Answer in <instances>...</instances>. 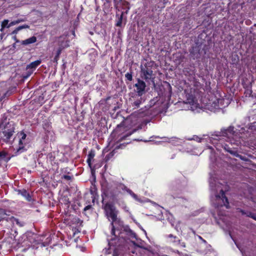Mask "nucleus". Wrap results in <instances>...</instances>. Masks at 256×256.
I'll use <instances>...</instances> for the list:
<instances>
[{"instance_id":"nucleus-39","label":"nucleus","mask_w":256,"mask_h":256,"mask_svg":"<svg viewBox=\"0 0 256 256\" xmlns=\"http://www.w3.org/2000/svg\"><path fill=\"white\" fill-rule=\"evenodd\" d=\"M73 230V234L74 235H75L76 234V233L77 232H79L77 230H76V229H74V230Z\"/></svg>"},{"instance_id":"nucleus-8","label":"nucleus","mask_w":256,"mask_h":256,"mask_svg":"<svg viewBox=\"0 0 256 256\" xmlns=\"http://www.w3.org/2000/svg\"><path fill=\"white\" fill-rule=\"evenodd\" d=\"M165 238L166 242L173 246L181 248H184L186 247L185 242H182L178 237L172 234L166 235Z\"/></svg>"},{"instance_id":"nucleus-12","label":"nucleus","mask_w":256,"mask_h":256,"mask_svg":"<svg viewBox=\"0 0 256 256\" xmlns=\"http://www.w3.org/2000/svg\"><path fill=\"white\" fill-rule=\"evenodd\" d=\"M41 62V60H37L32 62L26 66V70H28V74L26 78L29 76L34 72V70L40 64Z\"/></svg>"},{"instance_id":"nucleus-9","label":"nucleus","mask_w":256,"mask_h":256,"mask_svg":"<svg viewBox=\"0 0 256 256\" xmlns=\"http://www.w3.org/2000/svg\"><path fill=\"white\" fill-rule=\"evenodd\" d=\"M14 127L13 124L8 123L4 127V130L0 132V138L4 142H8L12 136L14 132Z\"/></svg>"},{"instance_id":"nucleus-46","label":"nucleus","mask_w":256,"mask_h":256,"mask_svg":"<svg viewBox=\"0 0 256 256\" xmlns=\"http://www.w3.org/2000/svg\"><path fill=\"white\" fill-rule=\"evenodd\" d=\"M212 154H211V156H210V158H212Z\"/></svg>"},{"instance_id":"nucleus-1","label":"nucleus","mask_w":256,"mask_h":256,"mask_svg":"<svg viewBox=\"0 0 256 256\" xmlns=\"http://www.w3.org/2000/svg\"><path fill=\"white\" fill-rule=\"evenodd\" d=\"M104 210L107 218L110 220L112 226L111 234L112 238L108 242L110 246H124L130 240L134 244L136 245L134 240H138L136 234L128 226H124L123 223L117 218L118 212L115 206L110 203L106 204ZM142 242L136 244L138 247H142Z\"/></svg>"},{"instance_id":"nucleus-14","label":"nucleus","mask_w":256,"mask_h":256,"mask_svg":"<svg viewBox=\"0 0 256 256\" xmlns=\"http://www.w3.org/2000/svg\"><path fill=\"white\" fill-rule=\"evenodd\" d=\"M36 41V36H32L28 39L22 40V44L24 45H28L34 43Z\"/></svg>"},{"instance_id":"nucleus-20","label":"nucleus","mask_w":256,"mask_h":256,"mask_svg":"<svg viewBox=\"0 0 256 256\" xmlns=\"http://www.w3.org/2000/svg\"><path fill=\"white\" fill-rule=\"evenodd\" d=\"M62 48L61 47H60L58 50H57V52H56V54L54 58V62H57L59 58V56L61 54V52H62Z\"/></svg>"},{"instance_id":"nucleus-18","label":"nucleus","mask_w":256,"mask_h":256,"mask_svg":"<svg viewBox=\"0 0 256 256\" xmlns=\"http://www.w3.org/2000/svg\"><path fill=\"white\" fill-rule=\"evenodd\" d=\"M9 21L8 20H4L2 22V24H1V29H0V31L1 32H2L4 29L5 28H8V24L10 23H8Z\"/></svg>"},{"instance_id":"nucleus-11","label":"nucleus","mask_w":256,"mask_h":256,"mask_svg":"<svg viewBox=\"0 0 256 256\" xmlns=\"http://www.w3.org/2000/svg\"><path fill=\"white\" fill-rule=\"evenodd\" d=\"M134 86L136 88V92L138 93V96H142L145 90L146 83L138 79V82L134 84Z\"/></svg>"},{"instance_id":"nucleus-41","label":"nucleus","mask_w":256,"mask_h":256,"mask_svg":"<svg viewBox=\"0 0 256 256\" xmlns=\"http://www.w3.org/2000/svg\"><path fill=\"white\" fill-rule=\"evenodd\" d=\"M175 229L178 232V226H176L175 227Z\"/></svg>"},{"instance_id":"nucleus-23","label":"nucleus","mask_w":256,"mask_h":256,"mask_svg":"<svg viewBox=\"0 0 256 256\" xmlns=\"http://www.w3.org/2000/svg\"><path fill=\"white\" fill-rule=\"evenodd\" d=\"M142 99L140 98L139 99L136 100L134 102V104L136 106L137 108L139 107L140 104L142 103Z\"/></svg>"},{"instance_id":"nucleus-22","label":"nucleus","mask_w":256,"mask_h":256,"mask_svg":"<svg viewBox=\"0 0 256 256\" xmlns=\"http://www.w3.org/2000/svg\"><path fill=\"white\" fill-rule=\"evenodd\" d=\"M205 139H207V138H200L197 136H194L192 138H191L190 140H193L198 142H202Z\"/></svg>"},{"instance_id":"nucleus-15","label":"nucleus","mask_w":256,"mask_h":256,"mask_svg":"<svg viewBox=\"0 0 256 256\" xmlns=\"http://www.w3.org/2000/svg\"><path fill=\"white\" fill-rule=\"evenodd\" d=\"M143 74L146 80H149L152 78V71L150 69L146 68L143 70Z\"/></svg>"},{"instance_id":"nucleus-44","label":"nucleus","mask_w":256,"mask_h":256,"mask_svg":"<svg viewBox=\"0 0 256 256\" xmlns=\"http://www.w3.org/2000/svg\"><path fill=\"white\" fill-rule=\"evenodd\" d=\"M174 252H178V254H180V252L178 250H176Z\"/></svg>"},{"instance_id":"nucleus-3","label":"nucleus","mask_w":256,"mask_h":256,"mask_svg":"<svg viewBox=\"0 0 256 256\" xmlns=\"http://www.w3.org/2000/svg\"><path fill=\"white\" fill-rule=\"evenodd\" d=\"M209 183L212 204L216 210L218 217L221 218L220 216L224 215L221 212L222 208L224 207L226 209L229 208L228 198L224 194V192L228 190V187L224 182H220L217 179L214 172L210 173Z\"/></svg>"},{"instance_id":"nucleus-47","label":"nucleus","mask_w":256,"mask_h":256,"mask_svg":"<svg viewBox=\"0 0 256 256\" xmlns=\"http://www.w3.org/2000/svg\"><path fill=\"white\" fill-rule=\"evenodd\" d=\"M252 218L254 219H256V218L254 216H252Z\"/></svg>"},{"instance_id":"nucleus-32","label":"nucleus","mask_w":256,"mask_h":256,"mask_svg":"<svg viewBox=\"0 0 256 256\" xmlns=\"http://www.w3.org/2000/svg\"><path fill=\"white\" fill-rule=\"evenodd\" d=\"M211 214H212V216L214 218L215 220L216 221H217L218 220V218L216 216V214L214 212H212Z\"/></svg>"},{"instance_id":"nucleus-16","label":"nucleus","mask_w":256,"mask_h":256,"mask_svg":"<svg viewBox=\"0 0 256 256\" xmlns=\"http://www.w3.org/2000/svg\"><path fill=\"white\" fill-rule=\"evenodd\" d=\"M95 156V152L94 150H90L88 156L87 162L90 166L91 165V162L93 160Z\"/></svg>"},{"instance_id":"nucleus-43","label":"nucleus","mask_w":256,"mask_h":256,"mask_svg":"<svg viewBox=\"0 0 256 256\" xmlns=\"http://www.w3.org/2000/svg\"><path fill=\"white\" fill-rule=\"evenodd\" d=\"M196 212V214H194V216H196V215H198V214L197 212Z\"/></svg>"},{"instance_id":"nucleus-40","label":"nucleus","mask_w":256,"mask_h":256,"mask_svg":"<svg viewBox=\"0 0 256 256\" xmlns=\"http://www.w3.org/2000/svg\"><path fill=\"white\" fill-rule=\"evenodd\" d=\"M203 211H204V208H202L200 210H198V212H202Z\"/></svg>"},{"instance_id":"nucleus-5","label":"nucleus","mask_w":256,"mask_h":256,"mask_svg":"<svg viewBox=\"0 0 256 256\" xmlns=\"http://www.w3.org/2000/svg\"><path fill=\"white\" fill-rule=\"evenodd\" d=\"M144 116V114L143 113L138 114L135 112L126 120L125 122L126 124H130V129L132 130L120 137V141L125 139L126 138L130 136L138 130L141 129L142 128V125L143 122V119L142 118Z\"/></svg>"},{"instance_id":"nucleus-42","label":"nucleus","mask_w":256,"mask_h":256,"mask_svg":"<svg viewBox=\"0 0 256 256\" xmlns=\"http://www.w3.org/2000/svg\"><path fill=\"white\" fill-rule=\"evenodd\" d=\"M208 148H209L210 149L212 150V151H211V152H212V151L214 150V149H212L211 146H209Z\"/></svg>"},{"instance_id":"nucleus-50","label":"nucleus","mask_w":256,"mask_h":256,"mask_svg":"<svg viewBox=\"0 0 256 256\" xmlns=\"http://www.w3.org/2000/svg\"><path fill=\"white\" fill-rule=\"evenodd\" d=\"M116 131L118 132V129H116Z\"/></svg>"},{"instance_id":"nucleus-36","label":"nucleus","mask_w":256,"mask_h":256,"mask_svg":"<svg viewBox=\"0 0 256 256\" xmlns=\"http://www.w3.org/2000/svg\"><path fill=\"white\" fill-rule=\"evenodd\" d=\"M64 178L65 179H66V180H70V176H69L65 175V176H64Z\"/></svg>"},{"instance_id":"nucleus-13","label":"nucleus","mask_w":256,"mask_h":256,"mask_svg":"<svg viewBox=\"0 0 256 256\" xmlns=\"http://www.w3.org/2000/svg\"><path fill=\"white\" fill-rule=\"evenodd\" d=\"M18 194L22 196L28 202H30L32 200V198L30 194L26 190H18Z\"/></svg>"},{"instance_id":"nucleus-34","label":"nucleus","mask_w":256,"mask_h":256,"mask_svg":"<svg viewBox=\"0 0 256 256\" xmlns=\"http://www.w3.org/2000/svg\"><path fill=\"white\" fill-rule=\"evenodd\" d=\"M91 208V206L90 205H88V206H86L84 208V211H86L89 209H90Z\"/></svg>"},{"instance_id":"nucleus-17","label":"nucleus","mask_w":256,"mask_h":256,"mask_svg":"<svg viewBox=\"0 0 256 256\" xmlns=\"http://www.w3.org/2000/svg\"><path fill=\"white\" fill-rule=\"evenodd\" d=\"M36 235L34 234L30 233L28 234V242L32 244L36 242Z\"/></svg>"},{"instance_id":"nucleus-21","label":"nucleus","mask_w":256,"mask_h":256,"mask_svg":"<svg viewBox=\"0 0 256 256\" xmlns=\"http://www.w3.org/2000/svg\"><path fill=\"white\" fill-rule=\"evenodd\" d=\"M179 194V192H177L175 190H172L171 192L172 196L174 198H180L181 196H178Z\"/></svg>"},{"instance_id":"nucleus-10","label":"nucleus","mask_w":256,"mask_h":256,"mask_svg":"<svg viewBox=\"0 0 256 256\" xmlns=\"http://www.w3.org/2000/svg\"><path fill=\"white\" fill-rule=\"evenodd\" d=\"M19 137L18 148L17 149V152L21 153L26 150L24 148V145L26 144L25 140L26 137V135L24 132H20L19 134Z\"/></svg>"},{"instance_id":"nucleus-35","label":"nucleus","mask_w":256,"mask_h":256,"mask_svg":"<svg viewBox=\"0 0 256 256\" xmlns=\"http://www.w3.org/2000/svg\"><path fill=\"white\" fill-rule=\"evenodd\" d=\"M122 4H124V6H127V5H128L129 4L128 2H127L126 1V0H123L122 1Z\"/></svg>"},{"instance_id":"nucleus-7","label":"nucleus","mask_w":256,"mask_h":256,"mask_svg":"<svg viewBox=\"0 0 256 256\" xmlns=\"http://www.w3.org/2000/svg\"><path fill=\"white\" fill-rule=\"evenodd\" d=\"M224 100L222 98H218L216 96H212L208 100L207 107L210 111L215 112L217 110L221 109L224 106Z\"/></svg>"},{"instance_id":"nucleus-26","label":"nucleus","mask_w":256,"mask_h":256,"mask_svg":"<svg viewBox=\"0 0 256 256\" xmlns=\"http://www.w3.org/2000/svg\"><path fill=\"white\" fill-rule=\"evenodd\" d=\"M6 155V153L4 152H0V160L2 159H4Z\"/></svg>"},{"instance_id":"nucleus-37","label":"nucleus","mask_w":256,"mask_h":256,"mask_svg":"<svg viewBox=\"0 0 256 256\" xmlns=\"http://www.w3.org/2000/svg\"><path fill=\"white\" fill-rule=\"evenodd\" d=\"M120 19H122V18H120ZM122 24V20H120L117 22V24H116V26H120V24Z\"/></svg>"},{"instance_id":"nucleus-24","label":"nucleus","mask_w":256,"mask_h":256,"mask_svg":"<svg viewBox=\"0 0 256 256\" xmlns=\"http://www.w3.org/2000/svg\"><path fill=\"white\" fill-rule=\"evenodd\" d=\"M119 206H121L122 208L126 212H128V208L126 206V204L124 202H122V204L118 203Z\"/></svg>"},{"instance_id":"nucleus-38","label":"nucleus","mask_w":256,"mask_h":256,"mask_svg":"<svg viewBox=\"0 0 256 256\" xmlns=\"http://www.w3.org/2000/svg\"><path fill=\"white\" fill-rule=\"evenodd\" d=\"M16 21L18 22V24H19V23H20L21 22H24V20L20 18V19H18V20H16Z\"/></svg>"},{"instance_id":"nucleus-45","label":"nucleus","mask_w":256,"mask_h":256,"mask_svg":"<svg viewBox=\"0 0 256 256\" xmlns=\"http://www.w3.org/2000/svg\"><path fill=\"white\" fill-rule=\"evenodd\" d=\"M113 256H118L116 254H114Z\"/></svg>"},{"instance_id":"nucleus-28","label":"nucleus","mask_w":256,"mask_h":256,"mask_svg":"<svg viewBox=\"0 0 256 256\" xmlns=\"http://www.w3.org/2000/svg\"><path fill=\"white\" fill-rule=\"evenodd\" d=\"M30 28V26H29L28 25L25 24H24L22 26H18V30L19 29L20 30H22V29L28 28Z\"/></svg>"},{"instance_id":"nucleus-25","label":"nucleus","mask_w":256,"mask_h":256,"mask_svg":"<svg viewBox=\"0 0 256 256\" xmlns=\"http://www.w3.org/2000/svg\"><path fill=\"white\" fill-rule=\"evenodd\" d=\"M125 76L126 79L130 81H131L132 79V74L130 73H126L125 75Z\"/></svg>"},{"instance_id":"nucleus-48","label":"nucleus","mask_w":256,"mask_h":256,"mask_svg":"<svg viewBox=\"0 0 256 256\" xmlns=\"http://www.w3.org/2000/svg\"><path fill=\"white\" fill-rule=\"evenodd\" d=\"M132 253H133V254H134V251H132Z\"/></svg>"},{"instance_id":"nucleus-49","label":"nucleus","mask_w":256,"mask_h":256,"mask_svg":"<svg viewBox=\"0 0 256 256\" xmlns=\"http://www.w3.org/2000/svg\"><path fill=\"white\" fill-rule=\"evenodd\" d=\"M149 140H144L145 142H148Z\"/></svg>"},{"instance_id":"nucleus-31","label":"nucleus","mask_w":256,"mask_h":256,"mask_svg":"<svg viewBox=\"0 0 256 256\" xmlns=\"http://www.w3.org/2000/svg\"><path fill=\"white\" fill-rule=\"evenodd\" d=\"M124 144H120L118 146H116L115 148L116 149V148H123V147H124Z\"/></svg>"},{"instance_id":"nucleus-29","label":"nucleus","mask_w":256,"mask_h":256,"mask_svg":"<svg viewBox=\"0 0 256 256\" xmlns=\"http://www.w3.org/2000/svg\"><path fill=\"white\" fill-rule=\"evenodd\" d=\"M10 219L12 220V221L14 222H15L16 224H19V221L17 218H14L13 216H12L10 218Z\"/></svg>"},{"instance_id":"nucleus-2","label":"nucleus","mask_w":256,"mask_h":256,"mask_svg":"<svg viewBox=\"0 0 256 256\" xmlns=\"http://www.w3.org/2000/svg\"><path fill=\"white\" fill-rule=\"evenodd\" d=\"M244 129L234 130L233 126H230L226 130H222L212 137L207 136L218 150H220V148L233 156H239L236 150V147L242 144L244 141L242 133Z\"/></svg>"},{"instance_id":"nucleus-4","label":"nucleus","mask_w":256,"mask_h":256,"mask_svg":"<svg viewBox=\"0 0 256 256\" xmlns=\"http://www.w3.org/2000/svg\"><path fill=\"white\" fill-rule=\"evenodd\" d=\"M110 192L113 198V200L116 202L117 198L120 195L124 194V192H126L131 196L136 201L142 202L144 200L136 194L132 190L128 188L124 184L118 182H114L110 186Z\"/></svg>"},{"instance_id":"nucleus-6","label":"nucleus","mask_w":256,"mask_h":256,"mask_svg":"<svg viewBox=\"0 0 256 256\" xmlns=\"http://www.w3.org/2000/svg\"><path fill=\"white\" fill-rule=\"evenodd\" d=\"M198 84L199 82H196L194 85L196 88H190V90L186 89L185 90L186 97V103L189 104L188 108L192 111L196 110L198 108V103L196 98L198 92Z\"/></svg>"},{"instance_id":"nucleus-27","label":"nucleus","mask_w":256,"mask_h":256,"mask_svg":"<svg viewBox=\"0 0 256 256\" xmlns=\"http://www.w3.org/2000/svg\"><path fill=\"white\" fill-rule=\"evenodd\" d=\"M18 24V22L16 21V20H14V21H12V22H10L8 24V28H10V26H13L16 25V24Z\"/></svg>"},{"instance_id":"nucleus-30","label":"nucleus","mask_w":256,"mask_h":256,"mask_svg":"<svg viewBox=\"0 0 256 256\" xmlns=\"http://www.w3.org/2000/svg\"><path fill=\"white\" fill-rule=\"evenodd\" d=\"M18 31H20V30L19 29L18 30V27L12 32V34H16Z\"/></svg>"},{"instance_id":"nucleus-19","label":"nucleus","mask_w":256,"mask_h":256,"mask_svg":"<svg viewBox=\"0 0 256 256\" xmlns=\"http://www.w3.org/2000/svg\"><path fill=\"white\" fill-rule=\"evenodd\" d=\"M7 216L5 210L2 208H0V220H2L6 219V216Z\"/></svg>"},{"instance_id":"nucleus-33","label":"nucleus","mask_w":256,"mask_h":256,"mask_svg":"<svg viewBox=\"0 0 256 256\" xmlns=\"http://www.w3.org/2000/svg\"><path fill=\"white\" fill-rule=\"evenodd\" d=\"M198 238L204 244H206V242L205 240H204L200 236H198Z\"/></svg>"}]
</instances>
